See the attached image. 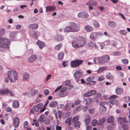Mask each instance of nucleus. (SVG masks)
Masks as SVG:
<instances>
[{"label": "nucleus", "mask_w": 130, "mask_h": 130, "mask_svg": "<svg viewBox=\"0 0 130 130\" xmlns=\"http://www.w3.org/2000/svg\"><path fill=\"white\" fill-rule=\"evenodd\" d=\"M85 43V39L83 37L78 36L72 42V45L73 47L77 48L83 46Z\"/></svg>", "instance_id": "obj_1"}, {"label": "nucleus", "mask_w": 130, "mask_h": 130, "mask_svg": "<svg viewBox=\"0 0 130 130\" xmlns=\"http://www.w3.org/2000/svg\"><path fill=\"white\" fill-rule=\"evenodd\" d=\"M109 59V56L108 55H106L97 58H94V62L95 64L97 63H104L108 62Z\"/></svg>", "instance_id": "obj_2"}, {"label": "nucleus", "mask_w": 130, "mask_h": 130, "mask_svg": "<svg viewBox=\"0 0 130 130\" xmlns=\"http://www.w3.org/2000/svg\"><path fill=\"white\" fill-rule=\"evenodd\" d=\"M7 74L11 82H14L18 79V75L15 70L8 71Z\"/></svg>", "instance_id": "obj_3"}, {"label": "nucleus", "mask_w": 130, "mask_h": 130, "mask_svg": "<svg viewBox=\"0 0 130 130\" xmlns=\"http://www.w3.org/2000/svg\"><path fill=\"white\" fill-rule=\"evenodd\" d=\"M9 41L6 39H0V50L1 51L4 52L5 49L8 46Z\"/></svg>", "instance_id": "obj_4"}, {"label": "nucleus", "mask_w": 130, "mask_h": 130, "mask_svg": "<svg viewBox=\"0 0 130 130\" xmlns=\"http://www.w3.org/2000/svg\"><path fill=\"white\" fill-rule=\"evenodd\" d=\"M84 61L79 59H75L70 62L71 67L72 68H76L81 65Z\"/></svg>", "instance_id": "obj_5"}, {"label": "nucleus", "mask_w": 130, "mask_h": 130, "mask_svg": "<svg viewBox=\"0 0 130 130\" xmlns=\"http://www.w3.org/2000/svg\"><path fill=\"white\" fill-rule=\"evenodd\" d=\"M117 96L116 95H112L111 96L109 99V103L113 105L115 104L116 105H117L118 103V101L117 100L115 99Z\"/></svg>", "instance_id": "obj_6"}, {"label": "nucleus", "mask_w": 130, "mask_h": 130, "mask_svg": "<svg viewBox=\"0 0 130 130\" xmlns=\"http://www.w3.org/2000/svg\"><path fill=\"white\" fill-rule=\"evenodd\" d=\"M71 26L72 29V31L77 32L79 30V28L77 24L75 23H72Z\"/></svg>", "instance_id": "obj_7"}, {"label": "nucleus", "mask_w": 130, "mask_h": 130, "mask_svg": "<svg viewBox=\"0 0 130 130\" xmlns=\"http://www.w3.org/2000/svg\"><path fill=\"white\" fill-rule=\"evenodd\" d=\"M83 72L79 70H76L74 74V76L75 78H78L83 75Z\"/></svg>", "instance_id": "obj_8"}, {"label": "nucleus", "mask_w": 130, "mask_h": 130, "mask_svg": "<svg viewBox=\"0 0 130 130\" xmlns=\"http://www.w3.org/2000/svg\"><path fill=\"white\" fill-rule=\"evenodd\" d=\"M78 16L79 18L85 19L88 18L89 15L86 12L83 11L79 13L78 15Z\"/></svg>", "instance_id": "obj_9"}, {"label": "nucleus", "mask_w": 130, "mask_h": 130, "mask_svg": "<svg viewBox=\"0 0 130 130\" xmlns=\"http://www.w3.org/2000/svg\"><path fill=\"white\" fill-rule=\"evenodd\" d=\"M101 35L100 33L98 32H92L90 34V38L92 40H95L96 38L98 37V36Z\"/></svg>", "instance_id": "obj_10"}, {"label": "nucleus", "mask_w": 130, "mask_h": 130, "mask_svg": "<svg viewBox=\"0 0 130 130\" xmlns=\"http://www.w3.org/2000/svg\"><path fill=\"white\" fill-rule=\"evenodd\" d=\"M37 57V55L35 54L32 55L28 58V61L30 63H32L35 61Z\"/></svg>", "instance_id": "obj_11"}, {"label": "nucleus", "mask_w": 130, "mask_h": 130, "mask_svg": "<svg viewBox=\"0 0 130 130\" xmlns=\"http://www.w3.org/2000/svg\"><path fill=\"white\" fill-rule=\"evenodd\" d=\"M20 119L18 117H16L14 118L13 120V124L15 128L18 127L19 124Z\"/></svg>", "instance_id": "obj_12"}, {"label": "nucleus", "mask_w": 130, "mask_h": 130, "mask_svg": "<svg viewBox=\"0 0 130 130\" xmlns=\"http://www.w3.org/2000/svg\"><path fill=\"white\" fill-rule=\"evenodd\" d=\"M9 92L10 90L7 88L0 90V94L1 95H7Z\"/></svg>", "instance_id": "obj_13"}, {"label": "nucleus", "mask_w": 130, "mask_h": 130, "mask_svg": "<svg viewBox=\"0 0 130 130\" xmlns=\"http://www.w3.org/2000/svg\"><path fill=\"white\" fill-rule=\"evenodd\" d=\"M118 122L120 124L123 123H127L128 122L127 119L125 117H120L118 119Z\"/></svg>", "instance_id": "obj_14"}, {"label": "nucleus", "mask_w": 130, "mask_h": 130, "mask_svg": "<svg viewBox=\"0 0 130 130\" xmlns=\"http://www.w3.org/2000/svg\"><path fill=\"white\" fill-rule=\"evenodd\" d=\"M94 78V77L92 76H90L87 79V81L88 82H91V84L92 85H94L96 83L95 81H94L93 80Z\"/></svg>", "instance_id": "obj_15"}, {"label": "nucleus", "mask_w": 130, "mask_h": 130, "mask_svg": "<svg viewBox=\"0 0 130 130\" xmlns=\"http://www.w3.org/2000/svg\"><path fill=\"white\" fill-rule=\"evenodd\" d=\"M46 12H47L49 11H55L56 7L54 6H47L46 7Z\"/></svg>", "instance_id": "obj_16"}, {"label": "nucleus", "mask_w": 130, "mask_h": 130, "mask_svg": "<svg viewBox=\"0 0 130 130\" xmlns=\"http://www.w3.org/2000/svg\"><path fill=\"white\" fill-rule=\"evenodd\" d=\"M116 23L113 21H110L108 23V25L110 28H114L116 26Z\"/></svg>", "instance_id": "obj_17"}, {"label": "nucleus", "mask_w": 130, "mask_h": 130, "mask_svg": "<svg viewBox=\"0 0 130 130\" xmlns=\"http://www.w3.org/2000/svg\"><path fill=\"white\" fill-rule=\"evenodd\" d=\"M38 90L37 89H32L30 91V94L31 96L32 97L37 94L38 92Z\"/></svg>", "instance_id": "obj_18"}, {"label": "nucleus", "mask_w": 130, "mask_h": 130, "mask_svg": "<svg viewBox=\"0 0 130 130\" xmlns=\"http://www.w3.org/2000/svg\"><path fill=\"white\" fill-rule=\"evenodd\" d=\"M38 27V25L37 23L32 24L29 25V27L32 29H37Z\"/></svg>", "instance_id": "obj_19"}, {"label": "nucleus", "mask_w": 130, "mask_h": 130, "mask_svg": "<svg viewBox=\"0 0 130 130\" xmlns=\"http://www.w3.org/2000/svg\"><path fill=\"white\" fill-rule=\"evenodd\" d=\"M62 113L61 111H58L56 112L55 113V115L56 117V119L57 120L58 118V117L59 118H60L62 116Z\"/></svg>", "instance_id": "obj_20"}, {"label": "nucleus", "mask_w": 130, "mask_h": 130, "mask_svg": "<svg viewBox=\"0 0 130 130\" xmlns=\"http://www.w3.org/2000/svg\"><path fill=\"white\" fill-rule=\"evenodd\" d=\"M40 35L39 32L37 31H33L31 35L32 37L36 39H37L38 36Z\"/></svg>", "instance_id": "obj_21"}, {"label": "nucleus", "mask_w": 130, "mask_h": 130, "mask_svg": "<svg viewBox=\"0 0 130 130\" xmlns=\"http://www.w3.org/2000/svg\"><path fill=\"white\" fill-rule=\"evenodd\" d=\"M37 43L39 46L40 48L41 49H42L43 47L45 46V44L44 42L39 40L37 41Z\"/></svg>", "instance_id": "obj_22"}, {"label": "nucleus", "mask_w": 130, "mask_h": 130, "mask_svg": "<svg viewBox=\"0 0 130 130\" xmlns=\"http://www.w3.org/2000/svg\"><path fill=\"white\" fill-rule=\"evenodd\" d=\"M29 75L27 73L23 74L22 75V80H24L27 81L29 78Z\"/></svg>", "instance_id": "obj_23"}, {"label": "nucleus", "mask_w": 130, "mask_h": 130, "mask_svg": "<svg viewBox=\"0 0 130 130\" xmlns=\"http://www.w3.org/2000/svg\"><path fill=\"white\" fill-rule=\"evenodd\" d=\"M105 120V117H103L101 119H100L98 123V125L99 126L101 125L104 123Z\"/></svg>", "instance_id": "obj_24"}, {"label": "nucleus", "mask_w": 130, "mask_h": 130, "mask_svg": "<svg viewBox=\"0 0 130 130\" xmlns=\"http://www.w3.org/2000/svg\"><path fill=\"white\" fill-rule=\"evenodd\" d=\"M12 106L14 108H17L19 106V103L17 101H14L13 102Z\"/></svg>", "instance_id": "obj_25"}, {"label": "nucleus", "mask_w": 130, "mask_h": 130, "mask_svg": "<svg viewBox=\"0 0 130 130\" xmlns=\"http://www.w3.org/2000/svg\"><path fill=\"white\" fill-rule=\"evenodd\" d=\"M88 46L90 48L96 47V45L94 42H90L88 43Z\"/></svg>", "instance_id": "obj_26"}, {"label": "nucleus", "mask_w": 130, "mask_h": 130, "mask_svg": "<svg viewBox=\"0 0 130 130\" xmlns=\"http://www.w3.org/2000/svg\"><path fill=\"white\" fill-rule=\"evenodd\" d=\"M123 91L122 88L118 87H117L116 89V92L117 94H120Z\"/></svg>", "instance_id": "obj_27"}, {"label": "nucleus", "mask_w": 130, "mask_h": 130, "mask_svg": "<svg viewBox=\"0 0 130 130\" xmlns=\"http://www.w3.org/2000/svg\"><path fill=\"white\" fill-rule=\"evenodd\" d=\"M58 104L57 101H55L51 102L49 104L50 106L51 107H54L56 106Z\"/></svg>", "instance_id": "obj_28"}, {"label": "nucleus", "mask_w": 130, "mask_h": 130, "mask_svg": "<svg viewBox=\"0 0 130 130\" xmlns=\"http://www.w3.org/2000/svg\"><path fill=\"white\" fill-rule=\"evenodd\" d=\"M86 30L88 32H90L93 31V29L92 27L89 25H86L85 27Z\"/></svg>", "instance_id": "obj_29"}, {"label": "nucleus", "mask_w": 130, "mask_h": 130, "mask_svg": "<svg viewBox=\"0 0 130 130\" xmlns=\"http://www.w3.org/2000/svg\"><path fill=\"white\" fill-rule=\"evenodd\" d=\"M115 119V117L113 116H110L109 117L107 120V122L109 123H111L113 122Z\"/></svg>", "instance_id": "obj_30"}, {"label": "nucleus", "mask_w": 130, "mask_h": 130, "mask_svg": "<svg viewBox=\"0 0 130 130\" xmlns=\"http://www.w3.org/2000/svg\"><path fill=\"white\" fill-rule=\"evenodd\" d=\"M74 123V126L76 128H80L81 123V122L79 121H78L75 122Z\"/></svg>", "instance_id": "obj_31"}, {"label": "nucleus", "mask_w": 130, "mask_h": 130, "mask_svg": "<svg viewBox=\"0 0 130 130\" xmlns=\"http://www.w3.org/2000/svg\"><path fill=\"white\" fill-rule=\"evenodd\" d=\"M64 53L63 52H59L58 54V57L59 60H61L63 59Z\"/></svg>", "instance_id": "obj_32"}, {"label": "nucleus", "mask_w": 130, "mask_h": 130, "mask_svg": "<svg viewBox=\"0 0 130 130\" xmlns=\"http://www.w3.org/2000/svg\"><path fill=\"white\" fill-rule=\"evenodd\" d=\"M45 117L44 115H42L40 117L39 119L38 120V121L40 122H43L44 120V118Z\"/></svg>", "instance_id": "obj_33"}, {"label": "nucleus", "mask_w": 130, "mask_h": 130, "mask_svg": "<svg viewBox=\"0 0 130 130\" xmlns=\"http://www.w3.org/2000/svg\"><path fill=\"white\" fill-rule=\"evenodd\" d=\"M39 110L38 108L36 106V105L34 106L32 108V112L34 113H36L38 112Z\"/></svg>", "instance_id": "obj_34"}, {"label": "nucleus", "mask_w": 130, "mask_h": 130, "mask_svg": "<svg viewBox=\"0 0 130 130\" xmlns=\"http://www.w3.org/2000/svg\"><path fill=\"white\" fill-rule=\"evenodd\" d=\"M71 118H69L67 119L65 121V123L68 124V126H70L71 124Z\"/></svg>", "instance_id": "obj_35"}, {"label": "nucleus", "mask_w": 130, "mask_h": 130, "mask_svg": "<svg viewBox=\"0 0 130 130\" xmlns=\"http://www.w3.org/2000/svg\"><path fill=\"white\" fill-rule=\"evenodd\" d=\"M86 104L87 105H89L91 104L92 102V99L90 98H88L86 100Z\"/></svg>", "instance_id": "obj_36"}, {"label": "nucleus", "mask_w": 130, "mask_h": 130, "mask_svg": "<svg viewBox=\"0 0 130 130\" xmlns=\"http://www.w3.org/2000/svg\"><path fill=\"white\" fill-rule=\"evenodd\" d=\"M106 78L107 79L112 80L113 79V76L110 73H109L106 75Z\"/></svg>", "instance_id": "obj_37"}, {"label": "nucleus", "mask_w": 130, "mask_h": 130, "mask_svg": "<svg viewBox=\"0 0 130 130\" xmlns=\"http://www.w3.org/2000/svg\"><path fill=\"white\" fill-rule=\"evenodd\" d=\"M64 31L65 32H69L72 31V29L71 26H67L64 29Z\"/></svg>", "instance_id": "obj_38"}, {"label": "nucleus", "mask_w": 130, "mask_h": 130, "mask_svg": "<svg viewBox=\"0 0 130 130\" xmlns=\"http://www.w3.org/2000/svg\"><path fill=\"white\" fill-rule=\"evenodd\" d=\"M93 24L94 26L96 27L99 28L100 26V25L97 21H93Z\"/></svg>", "instance_id": "obj_39"}, {"label": "nucleus", "mask_w": 130, "mask_h": 130, "mask_svg": "<svg viewBox=\"0 0 130 130\" xmlns=\"http://www.w3.org/2000/svg\"><path fill=\"white\" fill-rule=\"evenodd\" d=\"M107 68L105 67H102L100 68L98 70V73H101L103 71L106 70Z\"/></svg>", "instance_id": "obj_40"}, {"label": "nucleus", "mask_w": 130, "mask_h": 130, "mask_svg": "<svg viewBox=\"0 0 130 130\" xmlns=\"http://www.w3.org/2000/svg\"><path fill=\"white\" fill-rule=\"evenodd\" d=\"M85 125H88L90 123V118H87L85 119Z\"/></svg>", "instance_id": "obj_41"}, {"label": "nucleus", "mask_w": 130, "mask_h": 130, "mask_svg": "<svg viewBox=\"0 0 130 130\" xmlns=\"http://www.w3.org/2000/svg\"><path fill=\"white\" fill-rule=\"evenodd\" d=\"M44 123L48 125L50 123V120L47 118L46 117L44 118Z\"/></svg>", "instance_id": "obj_42"}, {"label": "nucleus", "mask_w": 130, "mask_h": 130, "mask_svg": "<svg viewBox=\"0 0 130 130\" xmlns=\"http://www.w3.org/2000/svg\"><path fill=\"white\" fill-rule=\"evenodd\" d=\"M79 119V117H74L72 120V122L73 123H74L75 122L79 121L78 120Z\"/></svg>", "instance_id": "obj_43"}, {"label": "nucleus", "mask_w": 130, "mask_h": 130, "mask_svg": "<svg viewBox=\"0 0 130 130\" xmlns=\"http://www.w3.org/2000/svg\"><path fill=\"white\" fill-rule=\"evenodd\" d=\"M122 128L124 130H128L129 129L128 126L126 124H124L122 125Z\"/></svg>", "instance_id": "obj_44"}, {"label": "nucleus", "mask_w": 130, "mask_h": 130, "mask_svg": "<svg viewBox=\"0 0 130 130\" xmlns=\"http://www.w3.org/2000/svg\"><path fill=\"white\" fill-rule=\"evenodd\" d=\"M61 45H62V44H59L58 45H56L54 47L55 49L56 50H59L61 48Z\"/></svg>", "instance_id": "obj_45"}, {"label": "nucleus", "mask_w": 130, "mask_h": 130, "mask_svg": "<svg viewBox=\"0 0 130 130\" xmlns=\"http://www.w3.org/2000/svg\"><path fill=\"white\" fill-rule=\"evenodd\" d=\"M57 40L58 41H61L63 40V37L61 36L58 35L57 37Z\"/></svg>", "instance_id": "obj_46"}, {"label": "nucleus", "mask_w": 130, "mask_h": 130, "mask_svg": "<svg viewBox=\"0 0 130 130\" xmlns=\"http://www.w3.org/2000/svg\"><path fill=\"white\" fill-rule=\"evenodd\" d=\"M98 121L97 120L95 119L93 120L92 122V125L94 126H95L97 124H98Z\"/></svg>", "instance_id": "obj_47"}, {"label": "nucleus", "mask_w": 130, "mask_h": 130, "mask_svg": "<svg viewBox=\"0 0 130 130\" xmlns=\"http://www.w3.org/2000/svg\"><path fill=\"white\" fill-rule=\"evenodd\" d=\"M28 122L27 121H25L24 123V128L25 129H26L28 128Z\"/></svg>", "instance_id": "obj_48"}, {"label": "nucleus", "mask_w": 130, "mask_h": 130, "mask_svg": "<svg viewBox=\"0 0 130 130\" xmlns=\"http://www.w3.org/2000/svg\"><path fill=\"white\" fill-rule=\"evenodd\" d=\"M123 62V63L125 64H127L128 63V60L126 58L122 59V60Z\"/></svg>", "instance_id": "obj_49"}, {"label": "nucleus", "mask_w": 130, "mask_h": 130, "mask_svg": "<svg viewBox=\"0 0 130 130\" xmlns=\"http://www.w3.org/2000/svg\"><path fill=\"white\" fill-rule=\"evenodd\" d=\"M71 108L70 103H68L66 105L65 109L66 110H68Z\"/></svg>", "instance_id": "obj_50"}, {"label": "nucleus", "mask_w": 130, "mask_h": 130, "mask_svg": "<svg viewBox=\"0 0 130 130\" xmlns=\"http://www.w3.org/2000/svg\"><path fill=\"white\" fill-rule=\"evenodd\" d=\"M67 94V93L66 91L62 93L59 94V95L60 97H63L66 96Z\"/></svg>", "instance_id": "obj_51"}, {"label": "nucleus", "mask_w": 130, "mask_h": 130, "mask_svg": "<svg viewBox=\"0 0 130 130\" xmlns=\"http://www.w3.org/2000/svg\"><path fill=\"white\" fill-rule=\"evenodd\" d=\"M89 91L90 92V93L91 94V96L95 94L96 93V90H89Z\"/></svg>", "instance_id": "obj_52"}, {"label": "nucleus", "mask_w": 130, "mask_h": 130, "mask_svg": "<svg viewBox=\"0 0 130 130\" xmlns=\"http://www.w3.org/2000/svg\"><path fill=\"white\" fill-rule=\"evenodd\" d=\"M119 32L120 34L125 35L126 34L127 32L125 30H120L119 31Z\"/></svg>", "instance_id": "obj_53"}, {"label": "nucleus", "mask_w": 130, "mask_h": 130, "mask_svg": "<svg viewBox=\"0 0 130 130\" xmlns=\"http://www.w3.org/2000/svg\"><path fill=\"white\" fill-rule=\"evenodd\" d=\"M81 102V100L79 99H78L75 101V105H77L79 104Z\"/></svg>", "instance_id": "obj_54"}, {"label": "nucleus", "mask_w": 130, "mask_h": 130, "mask_svg": "<svg viewBox=\"0 0 130 130\" xmlns=\"http://www.w3.org/2000/svg\"><path fill=\"white\" fill-rule=\"evenodd\" d=\"M88 111L90 113L93 114L94 112V110L93 108H90L89 109Z\"/></svg>", "instance_id": "obj_55"}, {"label": "nucleus", "mask_w": 130, "mask_h": 130, "mask_svg": "<svg viewBox=\"0 0 130 130\" xmlns=\"http://www.w3.org/2000/svg\"><path fill=\"white\" fill-rule=\"evenodd\" d=\"M33 122L34 123L35 125L36 126H38L39 125V124L38 121L36 119H34Z\"/></svg>", "instance_id": "obj_56"}, {"label": "nucleus", "mask_w": 130, "mask_h": 130, "mask_svg": "<svg viewBox=\"0 0 130 130\" xmlns=\"http://www.w3.org/2000/svg\"><path fill=\"white\" fill-rule=\"evenodd\" d=\"M83 106H80L77 107L76 109V110L77 111H79L81 110Z\"/></svg>", "instance_id": "obj_57"}, {"label": "nucleus", "mask_w": 130, "mask_h": 130, "mask_svg": "<svg viewBox=\"0 0 130 130\" xmlns=\"http://www.w3.org/2000/svg\"><path fill=\"white\" fill-rule=\"evenodd\" d=\"M17 34V32L15 31H13L11 32L10 34V36L11 37H14Z\"/></svg>", "instance_id": "obj_58"}, {"label": "nucleus", "mask_w": 130, "mask_h": 130, "mask_svg": "<svg viewBox=\"0 0 130 130\" xmlns=\"http://www.w3.org/2000/svg\"><path fill=\"white\" fill-rule=\"evenodd\" d=\"M44 92L45 95H48L49 93V91L47 89H45L44 90Z\"/></svg>", "instance_id": "obj_59"}, {"label": "nucleus", "mask_w": 130, "mask_h": 130, "mask_svg": "<svg viewBox=\"0 0 130 130\" xmlns=\"http://www.w3.org/2000/svg\"><path fill=\"white\" fill-rule=\"evenodd\" d=\"M43 106L42 104V103H40L38 104L36 106L38 108V109H40Z\"/></svg>", "instance_id": "obj_60"}, {"label": "nucleus", "mask_w": 130, "mask_h": 130, "mask_svg": "<svg viewBox=\"0 0 130 130\" xmlns=\"http://www.w3.org/2000/svg\"><path fill=\"white\" fill-rule=\"evenodd\" d=\"M100 108L101 110L104 112L106 110V108L105 106L100 107Z\"/></svg>", "instance_id": "obj_61"}, {"label": "nucleus", "mask_w": 130, "mask_h": 130, "mask_svg": "<svg viewBox=\"0 0 130 130\" xmlns=\"http://www.w3.org/2000/svg\"><path fill=\"white\" fill-rule=\"evenodd\" d=\"M67 90V89L66 88L63 87L60 89V92L61 93H62L66 91Z\"/></svg>", "instance_id": "obj_62"}, {"label": "nucleus", "mask_w": 130, "mask_h": 130, "mask_svg": "<svg viewBox=\"0 0 130 130\" xmlns=\"http://www.w3.org/2000/svg\"><path fill=\"white\" fill-rule=\"evenodd\" d=\"M121 53L119 52H116L113 53V55L114 56H117L120 55V54Z\"/></svg>", "instance_id": "obj_63"}, {"label": "nucleus", "mask_w": 130, "mask_h": 130, "mask_svg": "<svg viewBox=\"0 0 130 130\" xmlns=\"http://www.w3.org/2000/svg\"><path fill=\"white\" fill-rule=\"evenodd\" d=\"M86 126V130H91L92 127L91 126H89L88 125Z\"/></svg>", "instance_id": "obj_64"}]
</instances>
